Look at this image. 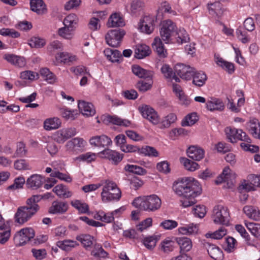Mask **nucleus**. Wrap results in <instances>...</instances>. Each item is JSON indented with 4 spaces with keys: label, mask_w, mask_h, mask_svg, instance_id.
<instances>
[{
    "label": "nucleus",
    "mask_w": 260,
    "mask_h": 260,
    "mask_svg": "<svg viewBox=\"0 0 260 260\" xmlns=\"http://www.w3.org/2000/svg\"><path fill=\"white\" fill-rule=\"evenodd\" d=\"M173 189L178 196L182 198V205L186 208L196 203L195 198L200 195L202 191L199 183L192 178H183L175 181Z\"/></svg>",
    "instance_id": "obj_1"
},
{
    "label": "nucleus",
    "mask_w": 260,
    "mask_h": 260,
    "mask_svg": "<svg viewBox=\"0 0 260 260\" xmlns=\"http://www.w3.org/2000/svg\"><path fill=\"white\" fill-rule=\"evenodd\" d=\"M42 200V197L38 194L33 195L27 199L26 202V205L20 207L15 215L16 222L23 224L28 221L40 209L38 204Z\"/></svg>",
    "instance_id": "obj_2"
},
{
    "label": "nucleus",
    "mask_w": 260,
    "mask_h": 260,
    "mask_svg": "<svg viewBox=\"0 0 260 260\" xmlns=\"http://www.w3.org/2000/svg\"><path fill=\"white\" fill-rule=\"evenodd\" d=\"M135 207L147 212H155L161 207V201L156 194L143 196L135 199L133 202Z\"/></svg>",
    "instance_id": "obj_3"
},
{
    "label": "nucleus",
    "mask_w": 260,
    "mask_h": 260,
    "mask_svg": "<svg viewBox=\"0 0 260 260\" xmlns=\"http://www.w3.org/2000/svg\"><path fill=\"white\" fill-rule=\"evenodd\" d=\"M121 196V191L114 182L109 180L105 181L101 193L103 202H109L114 200H119Z\"/></svg>",
    "instance_id": "obj_4"
},
{
    "label": "nucleus",
    "mask_w": 260,
    "mask_h": 260,
    "mask_svg": "<svg viewBox=\"0 0 260 260\" xmlns=\"http://www.w3.org/2000/svg\"><path fill=\"white\" fill-rule=\"evenodd\" d=\"M177 27L176 24L170 19L162 21L161 22L160 35L161 40L168 43L171 40L172 36L176 32Z\"/></svg>",
    "instance_id": "obj_5"
},
{
    "label": "nucleus",
    "mask_w": 260,
    "mask_h": 260,
    "mask_svg": "<svg viewBox=\"0 0 260 260\" xmlns=\"http://www.w3.org/2000/svg\"><path fill=\"white\" fill-rule=\"evenodd\" d=\"M212 218L216 224L228 225L230 221V214L226 207L222 205L215 206L213 210Z\"/></svg>",
    "instance_id": "obj_6"
},
{
    "label": "nucleus",
    "mask_w": 260,
    "mask_h": 260,
    "mask_svg": "<svg viewBox=\"0 0 260 260\" xmlns=\"http://www.w3.org/2000/svg\"><path fill=\"white\" fill-rule=\"evenodd\" d=\"M124 35L125 32L123 29L111 30L105 36L106 43L111 47H117L120 45Z\"/></svg>",
    "instance_id": "obj_7"
},
{
    "label": "nucleus",
    "mask_w": 260,
    "mask_h": 260,
    "mask_svg": "<svg viewBox=\"0 0 260 260\" xmlns=\"http://www.w3.org/2000/svg\"><path fill=\"white\" fill-rule=\"evenodd\" d=\"M142 116L153 125H157L160 122V117L156 111L149 106L144 105L139 107Z\"/></svg>",
    "instance_id": "obj_8"
},
{
    "label": "nucleus",
    "mask_w": 260,
    "mask_h": 260,
    "mask_svg": "<svg viewBox=\"0 0 260 260\" xmlns=\"http://www.w3.org/2000/svg\"><path fill=\"white\" fill-rule=\"evenodd\" d=\"M77 133L75 128H64L56 131L53 136V139L58 143H63Z\"/></svg>",
    "instance_id": "obj_9"
},
{
    "label": "nucleus",
    "mask_w": 260,
    "mask_h": 260,
    "mask_svg": "<svg viewBox=\"0 0 260 260\" xmlns=\"http://www.w3.org/2000/svg\"><path fill=\"white\" fill-rule=\"evenodd\" d=\"M194 70V68L189 66L178 63L175 66L174 74L178 75L182 79L189 80L192 78Z\"/></svg>",
    "instance_id": "obj_10"
},
{
    "label": "nucleus",
    "mask_w": 260,
    "mask_h": 260,
    "mask_svg": "<svg viewBox=\"0 0 260 260\" xmlns=\"http://www.w3.org/2000/svg\"><path fill=\"white\" fill-rule=\"evenodd\" d=\"M236 174L232 172L229 167H225L222 173L217 178L215 183L220 184L223 182H226L229 187H231L235 183Z\"/></svg>",
    "instance_id": "obj_11"
},
{
    "label": "nucleus",
    "mask_w": 260,
    "mask_h": 260,
    "mask_svg": "<svg viewBox=\"0 0 260 260\" xmlns=\"http://www.w3.org/2000/svg\"><path fill=\"white\" fill-rule=\"evenodd\" d=\"M35 231L30 228H25L19 231L14 236V240L18 241L19 245H23L34 238Z\"/></svg>",
    "instance_id": "obj_12"
},
{
    "label": "nucleus",
    "mask_w": 260,
    "mask_h": 260,
    "mask_svg": "<svg viewBox=\"0 0 260 260\" xmlns=\"http://www.w3.org/2000/svg\"><path fill=\"white\" fill-rule=\"evenodd\" d=\"M154 17L150 16H145L140 20L139 28L143 32L150 34L154 29Z\"/></svg>",
    "instance_id": "obj_13"
},
{
    "label": "nucleus",
    "mask_w": 260,
    "mask_h": 260,
    "mask_svg": "<svg viewBox=\"0 0 260 260\" xmlns=\"http://www.w3.org/2000/svg\"><path fill=\"white\" fill-rule=\"evenodd\" d=\"M204 246L212 258L214 260H222L223 253L219 247L209 242L205 243Z\"/></svg>",
    "instance_id": "obj_14"
},
{
    "label": "nucleus",
    "mask_w": 260,
    "mask_h": 260,
    "mask_svg": "<svg viewBox=\"0 0 260 260\" xmlns=\"http://www.w3.org/2000/svg\"><path fill=\"white\" fill-rule=\"evenodd\" d=\"M89 143L94 147H105L111 145L112 142L108 136L103 135L91 137L89 140Z\"/></svg>",
    "instance_id": "obj_15"
},
{
    "label": "nucleus",
    "mask_w": 260,
    "mask_h": 260,
    "mask_svg": "<svg viewBox=\"0 0 260 260\" xmlns=\"http://www.w3.org/2000/svg\"><path fill=\"white\" fill-rule=\"evenodd\" d=\"M86 142L82 138L77 137L69 141L65 147L67 151L74 152L82 149L85 145Z\"/></svg>",
    "instance_id": "obj_16"
},
{
    "label": "nucleus",
    "mask_w": 260,
    "mask_h": 260,
    "mask_svg": "<svg viewBox=\"0 0 260 260\" xmlns=\"http://www.w3.org/2000/svg\"><path fill=\"white\" fill-rule=\"evenodd\" d=\"M69 206L67 202L54 201L48 209V212L53 214H62L68 210Z\"/></svg>",
    "instance_id": "obj_17"
},
{
    "label": "nucleus",
    "mask_w": 260,
    "mask_h": 260,
    "mask_svg": "<svg viewBox=\"0 0 260 260\" xmlns=\"http://www.w3.org/2000/svg\"><path fill=\"white\" fill-rule=\"evenodd\" d=\"M102 157L107 159L115 165H117L122 159V155L119 152L109 149H105L100 152Z\"/></svg>",
    "instance_id": "obj_18"
},
{
    "label": "nucleus",
    "mask_w": 260,
    "mask_h": 260,
    "mask_svg": "<svg viewBox=\"0 0 260 260\" xmlns=\"http://www.w3.org/2000/svg\"><path fill=\"white\" fill-rule=\"evenodd\" d=\"M78 108L80 112L86 116H92L95 113V110L93 105L88 102L84 101H79Z\"/></svg>",
    "instance_id": "obj_19"
},
{
    "label": "nucleus",
    "mask_w": 260,
    "mask_h": 260,
    "mask_svg": "<svg viewBox=\"0 0 260 260\" xmlns=\"http://www.w3.org/2000/svg\"><path fill=\"white\" fill-rule=\"evenodd\" d=\"M30 10L38 15H44L47 13V8L43 0H30Z\"/></svg>",
    "instance_id": "obj_20"
},
{
    "label": "nucleus",
    "mask_w": 260,
    "mask_h": 260,
    "mask_svg": "<svg viewBox=\"0 0 260 260\" xmlns=\"http://www.w3.org/2000/svg\"><path fill=\"white\" fill-rule=\"evenodd\" d=\"M3 58L8 62L18 68L24 67L26 65L24 57L11 54H5Z\"/></svg>",
    "instance_id": "obj_21"
},
{
    "label": "nucleus",
    "mask_w": 260,
    "mask_h": 260,
    "mask_svg": "<svg viewBox=\"0 0 260 260\" xmlns=\"http://www.w3.org/2000/svg\"><path fill=\"white\" fill-rule=\"evenodd\" d=\"M246 127L253 137L260 139V123L257 119H250Z\"/></svg>",
    "instance_id": "obj_22"
},
{
    "label": "nucleus",
    "mask_w": 260,
    "mask_h": 260,
    "mask_svg": "<svg viewBox=\"0 0 260 260\" xmlns=\"http://www.w3.org/2000/svg\"><path fill=\"white\" fill-rule=\"evenodd\" d=\"M188 156L193 160L199 161L204 156V151L201 148L197 146H190L187 150Z\"/></svg>",
    "instance_id": "obj_23"
},
{
    "label": "nucleus",
    "mask_w": 260,
    "mask_h": 260,
    "mask_svg": "<svg viewBox=\"0 0 260 260\" xmlns=\"http://www.w3.org/2000/svg\"><path fill=\"white\" fill-rule=\"evenodd\" d=\"M208 8L209 14L215 18L221 17L224 11L222 5L217 2L208 4Z\"/></svg>",
    "instance_id": "obj_24"
},
{
    "label": "nucleus",
    "mask_w": 260,
    "mask_h": 260,
    "mask_svg": "<svg viewBox=\"0 0 260 260\" xmlns=\"http://www.w3.org/2000/svg\"><path fill=\"white\" fill-rule=\"evenodd\" d=\"M224 104L221 100L216 98H210L206 102V108L208 110L222 111L224 109Z\"/></svg>",
    "instance_id": "obj_25"
},
{
    "label": "nucleus",
    "mask_w": 260,
    "mask_h": 260,
    "mask_svg": "<svg viewBox=\"0 0 260 260\" xmlns=\"http://www.w3.org/2000/svg\"><path fill=\"white\" fill-rule=\"evenodd\" d=\"M43 184V179L40 175L34 174L29 177L26 180V186L28 188L37 189Z\"/></svg>",
    "instance_id": "obj_26"
},
{
    "label": "nucleus",
    "mask_w": 260,
    "mask_h": 260,
    "mask_svg": "<svg viewBox=\"0 0 260 260\" xmlns=\"http://www.w3.org/2000/svg\"><path fill=\"white\" fill-rule=\"evenodd\" d=\"M132 70L133 74L140 78H152L153 76L152 71L145 70L138 65H133Z\"/></svg>",
    "instance_id": "obj_27"
},
{
    "label": "nucleus",
    "mask_w": 260,
    "mask_h": 260,
    "mask_svg": "<svg viewBox=\"0 0 260 260\" xmlns=\"http://www.w3.org/2000/svg\"><path fill=\"white\" fill-rule=\"evenodd\" d=\"M176 241L180 246V253H186L189 251L192 247L191 240L187 237L177 238Z\"/></svg>",
    "instance_id": "obj_28"
},
{
    "label": "nucleus",
    "mask_w": 260,
    "mask_h": 260,
    "mask_svg": "<svg viewBox=\"0 0 260 260\" xmlns=\"http://www.w3.org/2000/svg\"><path fill=\"white\" fill-rule=\"evenodd\" d=\"M214 60L218 66L228 71L229 73L232 74L234 72V64L231 62L224 60L222 58L220 57L218 54H215Z\"/></svg>",
    "instance_id": "obj_29"
},
{
    "label": "nucleus",
    "mask_w": 260,
    "mask_h": 260,
    "mask_svg": "<svg viewBox=\"0 0 260 260\" xmlns=\"http://www.w3.org/2000/svg\"><path fill=\"white\" fill-rule=\"evenodd\" d=\"M151 53L149 46L145 44H139L136 46L135 51V57L138 59H142L148 56Z\"/></svg>",
    "instance_id": "obj_30"
},
{
    "label": "nucleus",
    "mask_w": 260,
    "mask_h": 260,
    "mask_svg": "<svg viewBox=\"0 0 260 260\" xmlns=\"http://www.w3.org/2000/svg\"><path fill=\"white\" fill-rule=\"evenodd\" d=\"M107 25L109 27H121L124 25V22L119 14L115 13L109 18Z\"/></svg>",
    "instance_id": "obj_31"
},
{
    "label": "nucleus",
    "mask_w": 260,
    "mask_h": 260,
    "mask_svg": "<svg viewBox=\"0 0 260 260\" xmlns=\"http://www.w3.org/2000/svg\"><path fill=\"white\" fill-rule=\"evenodd\" d=\"M61 122L58 117L49 118L44 122V128L47 131L57 129L61 126Z\"/></svg>",
    "instance_id": "obj_32"
},
{
    "label": "nucleus",
    "mask_w": 260,
    "mask_h": 260,
    "mask_svg": "<svg viewBox=\"0 0 260 260\" xmlns=\"http://www.w3.org/2000/svg\"><path fill=\"white\" fill-rule=\"evenodd\" d=\"M192 77L193 78L192 83L199 87L203 86L207 80L206 74L202 71L195 72L194 70V73Z\"/></svg>",
    "instance_id": "obj_33"
},
{
    "label": "nucleus",
    "mask_w": 260,
    "mask_h": 260,
    "mask_svg": "<svg viewBox=\"0 0 260 260\" xmlns=\"http://www.w3.org/2000/svg\"><path fill=\"white\" fill-rule=\"evenodd\" d=\"M243 212L248 217L253 220H260V210L256 207L246 206L243 208Z\"/></svg>",
    "instance_id": "obj_34"
},
{
    "label": "nucleus",
    "mask_w": 260,
    "mask_h": 260,
    "mask_svg": "<svg viewBox=\"0 0 260 260\" xmlns=\"http://www.w3.org/2000/svg\"><path fill=\"white\" fill-rule=\"evenodd\" d=\"M152 47L159 56L161 57L167 56V50L165 49L164 45L159 38L156 37L154 39L152 43Z\"/></svg>",
    "instance_id": "obj_35"
},
{
    "label": "nucleus",
    "mask_w": 260,
    "mask_h": 260,
    "mask_svg": "<svg viewBox=\"0 0 260 260\" xmlns=\"http://www.w3.org/2000/svg\"><path fill=\"white\" fill-rule=\"evenodd\" d=\"M53 191L60 198H68L72 196V192L64 185L62 184L56 185Z\"/></svg>",
    "instance_id": "obj_36"
},
{
    "label": "nucleus",
    "mask_w": 260,
    "mask_h": 260,
    "mask_svg": "<svg viewBox=\"0 0 260 260\" xmlns=\"http://www.w3.org/2000/svg\"><path fill=\"white\" fill-rule=\"evenodd\" d=\"M104 53L107 59L113 62H117L119 58L122 57V55L118 50H113L110 48L105 49Z\"/></svg>",
    "instance_id": "obj_37"
},
{
    "label": "nucleus",
    "mask_w": 260,
    "mask_h": 260,
    "mask_svg": "<svg viewBox=\"0 0 260 260\" xmlns=\"http://www.w3.org/2000/svg\"><path fill=\"white\" fill-rule=\"evenodd\" d=\"M56 58L59 60L61 62H63L64 63L73 62L77 60V57L76 55L67 52H62L57 53L56 56Z\"/></svg>",
    "instance_id": "obj_38"
},
{
    "label": "nucleus",
    "mask_w": 260,
    "mask_h": 260,
    "mask_svg": "<svg viewBox=\"0 0 260 260\" xmlns=\"http://www.w3.org/2000/svg\"><path fill=\"white\" fill-rule=\"evenodd\" d=\"M79 19L75 14H71L68 15L63 20V24L74 30L78 24Z\"/></svg>",
    "instance_id": "obj_39"
},
{
    "label": "nucleus",
    "mask_w": 260,
    "mask_h": 260,
    "mask_svg": "<svg viewBox=\"0 0 260 260\" xmlns=\"http://www.w3.org/2000/svg\"><path fill=\"white\" fill-rule=\"evenodd\" d=\"M71 205L77 209L80 213H87L89 212V206L85 202L80 200H75L71 202Z\"/></svg>",
    "instance_id": "obj_40"
},
{
    "label": "nucleus",
    "mask_w": 260,
    "mask_h": 260,
    "mask_svg": "<svg viewBox=\"0 0 260 260\" xmlns=\"http://www.w3.org/2000/svg\"><path fill=\"white\" fill-rule=\"evenodd\" d=\"M248 231L257 239L260 240V224L254 222L245 223Z\"/></svg>",
    "instance_id": "obj_41"
},
{
    "label": "nucleus",
    "mask_w": 260,
    "mask_h": 260,
    "mask_svg": "<svg viewBox=\"0 0 260 260\" xmlns=\"http://www.w3.org/2000/svg\"><path fill=\"white\" fill-rule=\"evenodd\" d=\"M57 247L65 251H69L73 247L78 245L76 241L66 240L64 241H59L56 244Z\"/></svg>",
    "instance_id": "obj_42"
},
{
    "label": "nucleus",
    "mask_w": 260,
    "mask_h": 260,
    "mask_svg": "<svg viewBox=\"0 0 260 260\" xmlns=\"http://www.w3.org/2000/svg\"><path fill=\"white\" fill-rule=\"evenodd\" d=\"M107 120L110 123L120 126H128L130 124V121L128 120L122 119L116 116H108Z\"/></svg>",
    "instance_id": "obj_43"
},
{
    "label": "nucleus",
    "mask_w": 260,
    "mask_h": 260,
    "mask_svg": "<svg viewBox=\"0 0 260 260\" xmlns=\"http://www.w3.org/2000/svg\"><path fill=\"white\" fill-rule=\"evenodd\" d=\"M147 82L144 81H140L136 84V87L139 89L140 91L145 92L152 87L153 84L152 78L146 79Z\"/></svg>",
    "instance_id": "obj_44"
},
{
    "label": "nucleus",
    "mask_w": 260,
    "mask_h": 260,
    "mask_svg": "<svg viewBox=\"0 0 260 260\" xmlns=\"http://www.w3.org/2000/svg\"><path fill=\"white\" fill-rule=\"evenodd\" d=\"M177 120V117L174 113H170L165 116L162 120L159 127L161 129L169 127L172 123Z\"/></svg>",
    "instance_id": "obj_45"
},
{
    "label": "nucleus",
    "mask_w": 260,
    "mask_h": 260,
    "mask_svg": "<svg viewBox=\"0 0 260 260\" xmlns=\"http://www.w3.org/2000/svg\"><path fill=\"white\" fill-rule=\"evenodd\" d=\"M198 120V117L196 113L188 114L182 122L181 125L183 126H191Z\"/></svg>",
    "instance_id": "obj_46"
},
{
    "label": "nucleus",
    "mask_w": 260,
    "mask_h": 260,
    "mask_svg": "<svg viewBox=\"0 0 260 260\" xmlns=\"http://www.w3.org/2000/svg\"><path fill=\"white\" fill-rule=\"evenodd\" d=\"M73 28H70L64 25V27L60 28L58 30V35L63 39L71 40L73 38L74 34Z\"/></svg>",
    "instance_id": "obj_47"
},
{
    "label": "nucleus",
    "mask_w": 260,
    "mask_h": 260,
    "mask_svg": "<svg viewBox=\"0 0 260 260\" xmlns=\"http://www.w3.org/2000/svg\"><path fill=\"white\" fill-rule=\"evenodd\" d=\"M124 169L126 171L139 175H144L147 173L145 169L136 165L127 164L125 166Z\"/></svg>",
    "instance_id": "obj_48"
},
{
    "label": "nucleus",
    "mask_w": 260,
    "mask_h": 260,
    "mask_svg": "<svg viewBox=\"0 0 260 260\" xmlns=\"http://www.w3.org/2000/svg\"><path fill=\"white\" fill-rule=\"evenodd\" d=\"M7 226L5 223L2 224L0 225V230H5V231L0 232V243L5 244L9 240L10 235L11 231L9 228H6Z\"/></svg>",
    "instance_id": "obj_49"
},
{
    "label": "nucleus",
    "mask_w": 260,
    "mask_h": 260,
    "mask_svg": "<svg viewBox=\"0 0 260 260\" xmlns=\"http://www.w3.org/2000/svg\"><path fill=\"white\" fill-rule=\"evenodd\" d=\"M176 34L177 37V42L179 44H183L186 43L189 40L188 35L183 28L179 29L178 30L177 29Z\"/></svg>",
    "instance_id": "obj_50"
},
{
    "label": "nucleus",
    "mask_w": 260,
    "mask_h": 260,
    "mask_svg": "<svg viewBox=\"0 0 260 260\" xmlns=\"http://www.w3.org/2000/svg\"><path fill=\"white\" fill-rule=\"evenodd\" d=\"M226 234V230L223 228H220L218 230L212 233H207L205 235L207 238H210L214 239H220Z\"/></svg>",
    "instance_id": "obj_51"
},
{
    "label": "nucleus",
    "mask_w": 260,
    "mask_h": 260,
    "mask_svg": "<svg viewBox=\"0 0 260 260\" xmlns=\"http://www.w3.org/2000/svg\"><path fill=\"white\" fill-rule=\"evenodd\" d=\"M158 239L155 236H148L144 238L143 242L148 249H152L155 246Z\"/></svg>",
    "instance_id": "obj_52"
},
{
    "label": "nucleus",
    "mask_w": 260,
    "mask_h": 260,
    "mask_svg": "<svg viewBox=\"0 0 260 260\" xmlns=\"http://www.w3.org/2000/svg\"><path fill=\"white\" fill-rule=\"evenodd\" d=\"M181 161L185 169L190 171H194L199 168V165L186 158H181Z\"/></svg>",
    "instance_id": "obj_53"
},
{
    "label": "nucleus",
    "mask_w": 260,
    "mask_h": 260,
    "mask_svg": "<svg viewBox=\"0 0 260 260\" xmlns=\"http://www.w3.org/2000/svg\"><path fill=\"white\" fill-rule=\"evenodd\" d=\"M77 240L80 241L85 247H90L92 244L93 237L89 235H81L76 238Z\"/></svg>",
    "instance_id": "obj_54"
},
{
    "label": "nucleus",
    "mask_w": 260,
    "mask_h": 260,
    "mask_svg": "<svg viewBox=\"0 0 260 260\" xmlns=\"http://www.w3.org/2000/svg\"><path fill=\"white\" fill-rule=\"evenodd\" d=\"M95 159V155L93 153L87 152L84 154L80 155L79 156L75 157L74 160L80 161H86L90 162Z\"/></svg>",
    "instance_id": "obj_55"
},
{
    "label": "nucleus",
    "mask_w": 260,
    "mask_h": 260,
    "mask_svg": "<svg viewBox=\"0 0 260 260\" xmlns=\"http://www.w3.org/2000/svg\"><path fill=\"white\" fill-rule=\"evenodd\" d=\"M144 6V3L141 0H134L131 3V12L135 14L140 12Z\"/></svg>",
    "instance_id": "obj_56"
},
{
    "label": "nucleus",
    "mask_w": 260,
    "mask_h": 260,
    "mask_svg": "<svg viewBox=\"0 0 260 260\" xmlns=\"http://www.w3.org/2000/svg\"><path fill=\"white\" fill-rule=\"evenodd\" d=\"M28 45L31 48H41L43 47L46 44L45 40L38 38L32 37L28 41Z\"/></svg>",
    "instance_id": "obj_57"
},
{
    "label": "nucleus",
    "mask_w": 260,
    "mask_h": 260,
    "mask_svg": "<svg viewBox=\"0 0 260 260\" xmlns=\"http://www.w3.org/2000/svg\"><path fill=\"white\" fill-rule=\"evenodd\" d=\"M60 112L62 116L66 119L74 120L78 115L76 111L68 110L64 108H60Z\"/></svg>",
    "instance_id": "obj_58"
},
{
    "label": "nucleus",
    "mask_w": 260,
    "mask_h": 260,
    "mask_svg": "<svg viewBox=\"0 0 260 260\" xmlns=\"http://www.w3.org/2000/svg\"><path fill=\"white\" fill-rule=\"evenodd\" d=\"M140 153L149 156L156 157L158 156L157 151L154 147L148 146L141 148L140 149Z\"/></svg>",
    "instance_id": "obj_59"
},
{
    "label": "nucleus",
    "mask_w": 260,
    "mask_h": 260,
    "mask_svg": "<svg viewBox=\"0 0 260 260\" xmlns=\"http://www.w3.org/2000/svg\"><path fill=\"white\" fill-rule=\"evenodd\" d=\"M226 246L224 248L225 251L230 253L233 252L236 249L237 244L236 240L232 237H229L225 239Z\"/></svg>",
    "instance_id": "obj_60"
},
{
    "label": "nucleus",
    "mask_w": 260,
    "mask_h": 260,
    "mask_svg": "<svg viewBox=\"0 0 260 260\" xmlns=\"http://www.w3.org/2000/svg\"><path fill=\"white\" fill-rule=\"evenodd\" d=\"M237 38L243 43H246L249 41L247 37V32L244 28L239 26L236 30Z\"/></svg>",
    "instance_id": "obj_61"
},
{
    "label": "nucleus",
    "mask_w": 260,
    "mask_h": 260,
    "mask_svg": "<svg viewBox=\"0 0 260 260\" xmlns=\"http://www.w3.org/2000/svg\"><path fill=\"white\" fill-rule=\"evenodd\" d=\"M0 35L3 36H9L13 38H17L20 36V34L14 29L3 28L0 29Z\"/></svg>",
    "instance_id": "obj_62"
},
{
    "label": "nucleus",
    "mask_w": 260,
    "mask_h": 260,
    "mask_svg": "<svg viewBox=\"0 0 260 260\" xmlns=\"http://www.w3.org/2000/svg\"><path fill=\"white\" fill-rule=\"evenodd\" d=\"M174 242L171 240H166L161 243V249L165 253H168L174 250Z\"/></svg>",
    "instance_id": "obj_63"
},
{
    "label": "nucleus",
    "mask_w": 260,
    "mask_h": 260,
    "mask_svg": "<svg viewBox=\"0 0 260 260\" xmlns=\"http://www.w3.org/2000/svg\"><path fill=\"white\" fill-rule=\"evenodd\" d=\"M91 255L96 257H106L108 253L100 245H96L93 250L91 251Z\"/></svg>",
    "instance_id": "obj_64"
}]
</instances>
